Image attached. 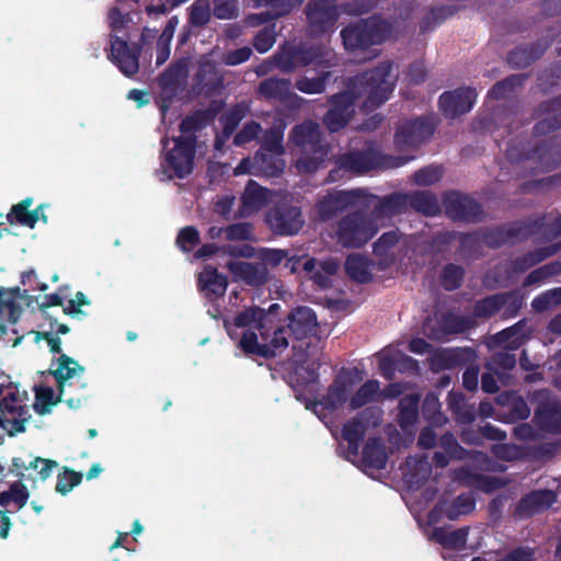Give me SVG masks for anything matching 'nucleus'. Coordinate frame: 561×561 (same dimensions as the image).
Here are the masks:
<instances>
[{
    "mask_svg": "<svg viewBox=\"0 0 561 561\" xmlns=\"http://www.w3.org/2000/svg\"><path fill=\"white\" fill-rule=\"evenodd\" d=\"M392 65L382 62L376 69L354 78L347 90L330 99L331 108L323 118L327 128L334 133L342 129L355 112V102L369 112L385 103L393 91L397 76L391 73Z\"/></svg>",
    "mask_w": 561,
    "mask_h": 561,
    "instance_id": "1",
    "label": "nucleus"
},
{
    "mask_svg": "<svg viewBox=\"0 0 561 561\" xmlns=\"http://www.w3.org/2000/svg\"><path fill=\"white\" fill-rule=\"evenodd\" d=\"M225 328L238 347L248 354L275 356L288 346L287 331L275 329L271 314L257 307L245 309L232 323L225 320Z\"/></svg>",
    "mask_w": 561,
    "mask_h": 561,
    "instance_id": "2",
    "label": "nucleus"
},
{
    "mask_svg": "<svg viewBox=\"0 0 561 561\" xmlns=\"http://www.w3.org/2000/svg\"><path fill=\"white\" fill-rule=\"evenodd\" d=\"M294 379L296 382L294 386L296 399L305 402L306 409L312 410L320 420L324 421L329 414L346 402L362 377L356 369L342 370L328 389L327 394L321 400L316 401L309 398L317 391L318 375L314 368L297 367Z\"/></svg>",
    "mask_w": 561,
    "mask_h": 561,
    "instance_id": "3",
    "label": "nucleus"
},
{
    "mask_svg": "<svg viewBox=\"0 0 561 561\" xmlns=\"http://www.w3.org/2000/svg\"><path fill=\"white\" fill-rule=\"evenodd\" d=\"M368 198L370 205L375 207L373 218L367 219L362 214L355 213L345 217L339 224L337 239L344 247L356 248L366 243L378 231L379 226L376 220L391 216L400 205V196L397 195L383 201H377L374 196H368Z\"/></svg>",
    "mask_w": 561,
    "mask_h": 561,
    "instance_id": "4",
    "label": "nucleus"
},
{
    "mask_svg": "<svg viewBox=\"0 0 561 561\" xmlns=\"http://www.w3.org/2000/svg\"><path fill=\"white\" fill-rule=\"evenodd\" d=\"M83 371L84 368L76 360L65 354H60L54 369V376L59 386V393L56 394L54 389L48 386L37 387L33 404L35 412L41 415L47 414L61 400H65L70 408H78L81 404V399L66 398V386L70 379L80 376Z\"/></svg>",
    "mask_w": 561,
    "mask_h": 561,
    "instance_id": "5",
    "label": "nucleus"
},
{
    "mask_svg": "<svg viewBox=\"0 0 561 561\" xmlns=\"http://www.w3.org/2000/svg\"><path fill=\"white\" fill-rule=\"evenodd\" d=\"M333 54L325 47H312L307 44L287 43L274 56L275 66L290 72L300 67L313 65L314 69L333 66Z\"/></svg>",
    "mask_w": 561,
    "mask_h": 561,
    "instance_id": "6",
    "label": "nucleus"
},
{
    "mask_svg": "<svg viewBox=\"0 0 561 561\" xmlns=\"http://www.w3.org/2000/svg\"><path fill=\"white\" fill-rule=\"evenodd\" d=\"M407 157H385L375 149H368L365 152H350L341 156L336 160L337 168L330 173L332 181H336L340 172L350 174H360L373 169L399 168L410 161Z\"/></svg>",
    "mask_w": 561,
    "mask_h": 561,
    "instance_id": "7",
    "label": "nucleus"
},
{
    "mask_svg": "<svg viewBox=\"0 0 561 561\" xmlns=\"http://www.w3.org/2000/svg\"><path fill=\"white\" fill-rule=\"evenodd\" d=\"M25 391L11 383L0 387V426L10 435L25 431L31 414Z\"/></svg>",
    "mask_w": 561,
    "mask_h": 561,
    "instance_id": "8",
    "label": "nucleus"
},
{
    "mask_svg": "<svg viewBox=\"0 0 561 561\" xmlns=\"http://www.w3.org/2000/svg\"><path fill=\"white\" fill-rule=\"evenodd\" d=\"M320 135V127L313 122H306L293 129L290 134L291 141L300 147L305 153H313V157L306 156L297 160L296 168L300 173H312L324 162L328 150L321 144Z\"/></svg>",
    "mask_w": 561,
    "mask_h": 561,
    "instance_id": "9",
    "label": "nucleus"
},
{
    "mask_svg": "<svg viewBox=\"0 0 561 561\" xmlns=\"http://www.w3.org/2000/svg\"><path fill=\"white\" fill-rule=\"evenodd\" d=\"M390 25L379 18H371L341 32L345 49L351 53H366L367 49L380 44L390 36Z\"/></svg>",
    "mask_w": 561,
    "mask_h": 561,
    "instance_id": "10",
    "label": "nucleus"
},
{
    "mask_svg": "<svg viewBox=\"0 0 561 561\" xmlns=\"http://www.w3.org/2000/svg\"><path fill=\"white\" fill-rule=\"evenodd\" d=\"M173 147L170 148V140H163V174L172 178L171 171L178 178H185L193 170L195 144L191 135H183L172 139Z\"/></svg>",
    "mask_w": 561,
    "mask_h": 561,
    "instance_id": "11",
    "label": "nucleus"
},
{
    "mask_svg": "<svg viewBox=\"0 0 561 561\" xmlns=\"http://www.w3.org/2000/svg\"><path fill=\"white\" fill-rule=\"evenodd\" d=\"M283 137L284 127H273L264 135L262 148L254 157L256 170L267 176H274L285 168Z\"/></svg>",
    "mask_w": 561,
    "mask_h": 561,
    "instance_id": "12",
    "label": "nucleus"
},
{
    "mask_svg": "<svg viewBox=\"0 0 561 561\" xmlns=\"http://www.w3.org/2000/svg\"><path fill=\"white\" fill-rule=\"evenodd\" d=\"M353 206H370L368 194L364 190L335 191L329 193L317 204L321 220H327L340 211Z\"/></svg>",
    "mask_w": 561,
    "mask_h": 561,
    "instance_id": "13",
    "label": "nucleus"
},
{
    "mask_svg": "<svg viewBox=\"0 0 561 561\" xmlns=\"http://www.w3.org/2000/svg\"><path fill=\"white\" fill-rule=\"evenodd\" d=\"M529 400L537 403L535 413L537 424L548 432H561V404H559L548 390L535 391L530 394Z\"/></svg>",
    "mask_w": 561,
    "mask_h": 561,
    "instance_id": "14",
    "label": "nucleus"
},
{
    "mask_svg": "<svg viewBox=\"0 0 561 561\" xmlns=\"http://www.w3.org/2000/svg\"><path fill=\"white\" fill-rule=\"evenodd\" d=\"M266 222L276 233L291 236L299 232L305 220L300 208L287 205L286 199H284L277 207L267 213Z\"/></svg>",
    "mask_w": 561,
    "mask_h": 561,
    "instance_id": "15",
    "label": "nucleus"
},
{
    "mask_svg": "<svg viewBox=\"0 0 561 561\" xmlns=\"http://www.w3.org/2000/svg\"><path fill=\"white\" fill-rule=\"evenodd\" d=\"M306 13L311 34L331 31L339 16L336 0H313L307 5Z\"/></svg>",
    "mask_w": 561,
    "mask_h": 561,
    "instance_id": "16",
    "label": "nucleus"
},
{
    "mask_svg": "<svg viewBox=\"0 0 561 561\" xmlns=\"http://www.w3.org/2000/svg\"><path fill=\"white\" fill-rule=\"evenodd\" d=\"M376 357L379 362V370L381 375L388 379H392L394 373L398 371H417V362L405 355L393 346H387L381 350Z\"/></svg>",
    "mask_w": 561,
    "mask_h": 561,
    "instance_id": "17",
    "label": "nucleus"
},
{
    "mask_svg": "<svg viewBox=\"0 0 561 561\" xmlns=\"http://www.w3.org/2000/svg\"><path fill=\"white\" fill-rule=\"evenodd\" d=\"M368 416L374 417L371 425H378L380 420L379 413L368 410L364 411L358 417L344 425L343 438L348 444L345 458L352 462H355V458L358 456L359 442L364 436L366 426L369 424Z\"/></svg>",
    "mask_w": 561,
    "mask_h": 561,
    "instance_id": "18",
    "label": "nucleus"
},
{
    "mask_svg": "<svg viewBox=\"0 0 561 561\" xmlns=\"http://www.w3.org/2000/svg\"><path fill=\"white\" fill-rule=\"evenodd\" d=\"M433 134V125L426 119L407 122L398 127L394 136L396 145L401 148H412L422 144Z\"/></svg>",
    "mask_w": 561,
    "mask_h": 561,
    "instance_id": "19",
    "label": "nucleus"
},
{
    "mask_svg": "<svg viewBox=\"0 0 561 561\" xmlns=\"http://www.w3.org/2000/svg\"><path fill=\"white\" fill-rule=\"evenodd\" d=\"M476 99L477 93L473 89H459L444 93L439 99V106L447 116L455 117L469 112Z\"/></svg>",
    "mask_w": 561,
    "mask_h": 561,
    "instance_id": "20",
    "label": "nucleus"
},
{
    "mask_svg": "<svg viewBox=\"0 0 561 561\" xmlns=\"http://www.w3.org/2000/svg\"><path fill=\"white\" fill-rule=\"evenodd\" d=\"M474 510V500L470 493L461 494L453 500L445 499L430 513L431 523H436L438 516L444 515L448 519H456L461 515L469 514Z\"/></svg>",
    "mask_w": 561,
    "mask_h": 561,
    "instance_id": "21",
    "label": "nucleus"
},
{
    "mask_svg": "<svg viewBox=\"0 0 561 561\" xmlns=\"http://www.w3.org/2000/svg\"><path fill=\"white\" fill-rule=\"evenodd\" d=\"M256 7H270L271 10L249 15L244 23L248 26H256L287 14L294 8L299 7L302 0H253Z\"/></svg>",
    "mask_w": 561,
    "mask_h": 561,
    "instance_id": "22",
    "label": "nucleus"
},
{
    "mask_svg": "<svg viewBox=\"0 0 561 561\" xmlns=\"http://www.w3.org/2000/svg\"><path fill=\"white\" fill-rule=\"evenodd\" d=\"M110 57L127 77L135 75L139 69L138 50L135 47H129L117 36L112 38Z\"/></svg>",
    "mask_w": 561,
    "mask_h": 561,
    "instance_id": "23",
    "label": "nucleus"
},
{
    "mask_svg": "<svg viewBox=\"0 0 561 561\" xmlns=\"http://www.w3.org/2000/svg\"><path fill=\"white\" fill-rule=\"evenodd\" d=\"M445 207L448 215L455 219L476 220L481 214L478 203L456 192L446 195Z\"/></svg>",
    "mask_w": 561,
    "mask_h": 561,
    "instance_id": "24",
    "label": "nucleus"
},
{
    "mask_svg": "<svg viewBox=\"0 0 561 561\" xmlns=\"http://www.w3.org/2000/svg\"><path fill=\"white\" fill-rule=\"evenodd\" d=\"M469 328V321L455 314H448L442 320L428 319L424 324V332L434 340H444L448 334L458 333Z\"/></svg>",
    "mask_w": 561,
    "mask_h": 561,
    "instance_id": "25",
    "label": "nucleus"
},
{
    "mask_svg": "<svg viewBox=\"0 0 561 561\" xmlns=\"http://www.w3.org/2000/svg\"><path fill=\"white\" fill-rule=\"evenodd\" d=\"M274 194L263 188L255 182H249L242 195V216H251L272 202Z\"/></svg>",
    "mask_w": 561,
    "mask_h": 561,
    "instance_id": "26",
    "label": "nucleus"
},
{
    "mask_svg": "<svg viewBox=\"0 0 561 561\" xmlns=\"http://www.w3.org/2000/svg\"><path fill=\"white\" fill-rule=\"evenodd\" d=\"M201 291L208 299L222 296L227 288V279L215 267L206 266L198 276Z\"/></svg>",
    "mask_w": 561,
    "mask_h": 561,
    "instance_id": "27",
    "label": "nucleus"
},
{
    "mask_svg": "<svg viewBox=\"0 0 561 561\" xmlns=\"http://www.w3.org/2000/svg\"><path fill=\"white\" fill-rule=\"evenodd\" d=\"M386 463L387 454L383 445L378 439L368 440L360 458L362 470L373 474L374 471L383 469Z\"/></svg>",
    "mask_w": 561,
    "mask_h": 561,
    "instance_id": "28",
    "label": "nucleus"
},
{
    "mask_svg": "<svg viewBox=\"0 0 561 561\" xmlns=\"http://www.w3.org/2000/svg\"><path fill=\"white\" fill-rule=\"evenodd\" d=\"M228 268L236 279L243 280L249 285H260L266 279V268L264 264L232 261L228 264Z\"/></svg>",
    "mask_w": 561,
    "mask_h": 561,
    "instance_id": "29",
    "label": "nucleus"
},
{
    "mask_svg": "<svg viewBox=\"0 0 561 561\" xmlns=\"http://www.w3.org/2000/svg\"><path fill=\"white\" fill-rule=\"evenodd\" d=\"M556 500V493L550 490L535 491L519 502L517 512L520 516L531 515L548 508Z\"/></svg>",
    "mask_w": 561,
    "mask_h": 561,
    "instance_id": "30",
    "label": "nucleus"
},
{
    "mask_svg": "<svg viewBox=\"0 0 561 561\" xmlns=\"http://www.w3.org/2000/svg\"><path fill=\"white\" fill-rule=\"evenodd\" d=\"M317 325L314 312L308 307H300L289 316V330L298 339H302L312 333Z\"/></svg>",
    "mask_w": 561,
    "mask_h": 561,
    "instance_id": "31",
    "label": "nucleus"
},
{
    "mask_svg": "<svg viewBox=\"0 0 561 561\" xmlns=\"http://www.w3.org/2000/svg\"><path fill=\"white\" fill-rule=\"evenodd\" d=\"M32 204V198H25L18 205L13 206L11 213L8 215V220L11 224L16 222L30 228H33L39 219L46 221L47 218L42 206L37 207L33 211H28Z\"/></svg>",
    "mask_w": 561,
    "mask_h": 561,
    "instance_id": "32",
    "label": "nucleus"
},
{
    "mask_svg": "<svg viewBox=\"0 0 561 561\" xmlns=\"http://www.w3.org/2000/svg\"><path fill=\"white\" fill-rule=\"evenodd\" d=\"M539 122L535 126L536 134H545L561 127V98L542 104L539 110Z\"/></svg>",
    "mask_w": 561,
    "mask_h": 561,
    "instance_id": "33",
    "label": "nucleus"
},
{
    "mask_svg": "<svg viewBox=\"0 0 561 561\" xmlns=\"http://www.w3.org/2000/svg\"><path fill=\"white\" fill-rule=\"evenodd\" d=\"M30 493L25 485L15 482L10 485L9 490L0 493V506L7 513L20 511L28 501Z\"/></svg>",
    "mask_w": 561,
    "mask_h": 561,
    "instance_id": "34",
    "label": "nucleus"
},
{
    "mask_svg": "<svg viewBox=\"0 0 561 561\" xmlns=\"http://www.w3.org/2000/svg\"><path fill=\"white\" fill-rule=\"evenodd\" d=\"M188 69L185 60L178 61L172 65L160 78V85L165 94H172L184 82L187 77Z\"/></svg>",
    "mask_w": 561,
    "mask_h": 561,
    "instance_id": "35",
    "label": "nucleus"
},
{
    "mask_svg": "<svg viewBox=\"0 0 561 561\" xmlns=\"http://www.w3.org/2000/svg\"><path fill=\"white\" fill-rule=\"evenodd\" d=\"M259 92L266 99L280 101H285L290 96L298 98L291 92V82L288 79L270 78L264 80L259 87Z\"/></svg>",
    "mask_w": 561,
    "mask_h": 561,
    "instance_id": "36",
    "label": "nucleus"
},
{
    "mask_svg": "<svg viewBox=\"0 0 561 561\" xmlns=\"http://www.w3.org/2000/svg\"><path fill=\"white\" fill-rule=\"evenodd\" d=\"M419 394H409L401 399L400 401V412H399V424L401 428L407 433H412V427L417 419L419 411Z\"/></svg>",
    "mask_w": 561,
    "mask_h": 561,
    "instance_id": "37",
    "label": "nucleus"
},
{
    "mask_svg": "<svg viewBox=\"0 0 561 561\" xmlns=\"http://www.w3.org/2000/svg\"><path fill=\"white\" fill-rule=\"evenodd\" d=\"M13 467L20 473L22 470H38L37 476L42 480L48 478L51 473V470L57 467V462L54 460L44 459L41 457L23 459L21 457L13 458Z\"/></svg>",
    "mask_w": 561,
    "mask_h": 561,
    "instance_id": "38",
    "label": "nucleus"
},
{
    "mask_svg": "<svg viewBox=\"0 0 561 561\" xmlns=\"http://www.w3.org/2000/svg\"><path fill=\"white\" fill-rule=\"evenodd\" d=\"M468 530L465 528L448 531L444 528H435L431 535V539L439 542L440 545L453 548L461 549L466 546Z\"/></svg>",
    "mask_w": 561,
    "mask_h": 561,
    "instance_id": "39",
    "label": "nucleus"
},
{
    "mask_svg": "<svg viewBox=\"0 0 561 561\" xmlns=\"http://www.w3.org/2000/svg\"><path fill=\"white\" fill-rule=\"evenodd\" d=\"M198 83L208 91H215L222 83V78L217 70L215 62L207 58H203L199 62V70L197 73Z\"/></svg>",
    "mask_w": 561,
    "mask_h": 561,
    "instance_id": "40",
    "label": "nucleus"
},
{
    "mask_svg": "<svg viewBox=\"0 0 561 561\" xmlns=\"http://www.w3.org/2000/svg\"><path fill=\"white\" fill-rule=\"evenodd\" d=\"M525 324L522 322L505 329L496 334V343L508 350L518 348L525 341Z\"/></svg>",
    "mask_w": 561,
    "mask_h": 561,
    "instance_id": "41",
    "label": "nucleus"
},
{
    "mask_svg": "<svg viewBox=\"0 0 561 561\" xmlns=\"http://www.w3.org/2000/svg\"><path fill=\"white\" fill-rule=\"evenodd\" d=\"M345 268L350 277L359 283H365L370 279V263L365 256L350 255L346 260Z\"/></svg>",
    "mask_w": 561,
    "mask_h": 561,
    "instance_id": "42",
    "label": "nucleus"
},
{
    "mask_svg": "<svg viewBox=\"0 0 561 561\" xmlns=\"http://www.w3.org/2000/svg\"><path fill=\"white\" fill-rule=\"evenodd\" d=\"M379 397V381L368 380L350 398L352 409L360 408Z\"/></svg>",
    "mask_w": 561,
    "mask_h": 561,
    "instance_id": "43",
    "label": "nucleus"
},
{
    "mask_svg": "<svg viewBox=\"0 0 561 561\" xmlns=\"http://www.w3.org/2000/svg\"><path fill=\"white\" fill-rule=\"evenodd\" d=\"M512 295L503 294L488 297L476 305L474 313L478 317H491L500 311Z\"/></svg>",
    "mask_w": 561,
    "mask_h": 561,
    "instance_id": "44",
    "label": "nucleus"
},
{
    "mask_svg": "<svg viewBox=\"0 0 561 561\" xmlns=\"http://www.w3.org/2000/svg\"><path fill=\"white\" fill-rule=\"evenodd\" d=\"M411 205L417 211L426 216H434L439 211L437 198L424 192L413 194L411 197Z\"/></svg>",
    "mask_w": 561,
    "mask_h": 561,
    "instance_id": "45",
    "label": "nucleus"
},
{
    "mask_svg": "<svg viewBox=\"0 0 561 561\" xmlns=\"http://www.w3.org/2000/svg\"><path fill=\"white\" fill-rule=\"evenodd\" d=\"M48 301L50 306H64L65 312L71 316L82 314L80 307L88 306L90 304V301L81 291H78L76 297L73 299H69L65 305L58 294L50 295L48 297Z\"/></svg>",
    "mask_w": 561,
    "mask_h": 561,
    "instance_id": "46",
    "label": "nucleus"
},
{
    "mask_svg": "<svg viewBox=\"0 0 561 561\" xmlns=\"http://www.w3.org/2000/svg\"><path fill=\"white\" fill-rule=\"evenodd\" d=\"M323 68H319L320 76L313 79L308 77H301L296 81V88L307 94L322 93L325 89V81L329 77V72H323Z\"/></svg>",
    "mask_w": 561,
    "mask_h": 561,
    "instance_id": "47",
    "label": "nucleus"
},
{
    "mask_svg": "<svg viewBox=\"0 0 561 561\" xmlns=\"http://www.w3.org/2000/svg\"><path fill=\"white\" fill-rule=\"evenodd\" d=\"M247 107L243 105H237L220 117V124L224 128V139L230 137L234 131L240 121L245 116Z\"/></svg>",
    "mask_w": 561,
    "mask_h": 561,
    "instance_id": "48",
    "label": "nucleus"
},
{
    "mask_svg": "<svg viewBox=\"0 0 561 561\" xmlns=\"http://www.w3.org/2000/svg\"><path fill=\"white\" fill-rule=\"evenodd\" d=\"M561 305V287L553 288L537 296L531 306L536 311H546Z\"/></svg>",
    "mask_w": 561,
    "mask_h": 561,
    "instance_id": "49",
    "label": "nucleus"
},
{
    "mask_svg": "<svg viewBox=\"0 0 561 561\" xmlns=\"http://www.w3.org/2000/svg\"><path fill=\"white\" fill-rule=\"evenodd\" d=\"M443 176V170L438 165H428L413 175L414 183L420 186H428L438 182Z\"/></svg>",
    "mask_w": 561,
    "mask_h": 561,
    "instance_id": "50",
    "label": "nucleus"
},
{
    "mask_svg": "<svg viewBox=\"0 0 561 561\" xmlns=\"http://www.w3.org/2000/svg\"><path fill=\"white\" fill-rule=\"evenodd\" d=\"M191 23L202 26L210 20V3L208 0H195L191 7Z\"/></svg>",
    "mask_w": 561,
    "mask_h": 561,
    "instance_id": "51",
    "label": "nucleus"
},
{
    "mask_svg": "<svg viewBox=\"0 0 561 561\" xmlns=\"http://www.w3.org/2000/svg\"><path fill=\"white\" fill-rule=\"evenodd\" d=\"M213 13L217 19L231 20L238 16V0H213Z\"/></svg>",
    "mask_w": 561,
    "mask_h": 561,
    "instance_id": "52",
    "label": "nucleus"
},
{
    "mask_svg": "<svg viewBox=\"0 0 561 561\" xmlns=\"http://www.w3.org/2000/svg\"><path fill=\"white\" fill-rule=\"evenodd\" d=\"M275 25L264 27L254 37L253 45L255 49L261 54L266 53L273 47L275 43Z\"/></svg>",
    "mask_w": 561,
    "mask_h": 561,
    "instance_id": "53",
    "label": "nucleus"
},
{
    "mask_svg": "<svg viewBox=\"0 0 561 561\" xmlns=\"http://www.w3.org/2000/svg\"><path fill=\"white\" fill-rule=\"evenodd\" d=\"M81 474L72 470H65L58 476L56 491L62 495L68 494L76 485L81 482Z\"/></svg>",
    "mask_w": 561,
    "mask_h": 561,
    "instance_id": "54",
    "label": "nucleus"
},
{
    "mask_svg": "<svg viewBox=\"0 0 561 561\" xmlns=\"http://www.w3.org/2000/svg\"><path fill=\"white\" fill-rule=\"evenodd\" d=\"M561 273V264L558 262L547 264L533 271L525 279V285L537 284L540 280Z\"/></svg>",
    "mask_w": 561,
    "mask_h": 561,
    "instance_id": "55",
    "label": "nucleus"
},
{
    "mask_svg": "<svg viewBox=\"0 0 561 561\" xmlns=\"http://www.w3.org/2000/svg\"><path fill=\"white\" fill-rule=\"evenodd\" d=\"M449 404L450 408L459 415V419L462 422H471L473 420V408L463 403V398L460 393H450Z\"/></svg>",
    "mask_w": 561,
    "mask_h": 561,
    "instance_id": "56",
    "label": "nucleus"
},
{
    "mask_svg": "<svg viewBox=\"0 0 561 561\" xmlns=\"http://www.w3.org/2000/svg\"><path fill=\"white\" fill-rule=\"evenodd\" d=\"M199 242V233L194 227L183 228L176 238V243L182 251H191Z\"/></svg>",
    "mask_w": 561,
    "mask_h": 561,
    "instance_id": "57",
    "label": "nucleus"
},
{
    "mask_svg": "<svg viewBox=\"0 0 561 561\" xmlns=\"http://www.w3.org/2000/svg\"><path fill=\"white\" fill-rule=\"evenodd\" d=\"M524 81V77L522 76H512L499 83H496L489 94L495 99H501L506 96L508 92H511L514 87L522 85Z\"/></svg>",
    "mask_w": 561,
    "mask_h": 561,
    "instance_id": "58",
    "label": "nucleus"
},
{
    "mask_svg": "<svg viewBox=\"0 0 561 561\" xmlns=\"http://www.w3.org/2000/svg\"><path fill=\"white\" fill-rule=\"evenodd\" d=\"M462 270L455 265H447L442 275L443 286L447 290H453L460 285L462 278Z\"/></svg>",
    "mask_w": 561,
    "mask_h": 561,
    "instance_id": "59",
    "label": "nucleus"
},
{
    "mask_svg": "<svg viewBox=\"0 0 561 561\" xmlns=\"http://www.w3.org/2000/svg\"><path fill=\"white\" fill-rule=\"evenodd\" d=\"M553 252L554 251H548V250L543 251V250H540V251L535 252V253H528L523 259L517 260L514 263V271L515 272H523V271L531 267L536 263L545 260L547 256L551 255Z\"/></svg>",
    "mask_w": 561,
    "mask_h": 561,
    "instance_id": "60",
    "label": "nucleus"
},
{
    "mask_svg": "<svg viewBox=\"0 0 561 561\" xmlns=\"http://www.w3.org/2000/svg\"><path fill=\"white\" fill-rule=\"evenodd\" d=\"M440 446L445 449L449 458L462 459L466 457L467 451L458 445L451 434H445L442 436Z\"/></svg>",
    "mask_w": 561,
    "mask_h": 561,
    "instance_id": "61",
    "label": "nucleus"
},
{
    "mask_svg": "<svg viewBox=\"0 0 561 561\" xmlns=\"http://www.w3.org/2000/svg\"><path fill=\"white\" fill-rule=\"evenodd\" d=\"M399 236L397 232L383 233L374 244V252L377 255H387L388 252L398 243Z\"/></svg>",
    "mask_w": 561,
    "mask_h": 561,
    "instance_id": "62",
    "label": "nucleus"
},
{
    "mask_svg": "<svg viewBox=\"0 0 561 561\" xmlns=\"http://www.w3.org/2000/svg\"><path fill=\"white\" fill-rule=\"evenodd\" d=\"M228 240H250L252 238V228L249 224H234L225 229Z\"/></svg>",
    "mask_w": 561,
    "mask_h": 561,
    "instance_id": "63",
    "label": "nucleus"
},
{
    "mask_svg": "<svg viewBox=\"0 0 561 561\" xmlns=\"http://www.w3.org/2000/svg\"><path fill=\"white\" fill-rule=\"evenodd\" d=\"M316 266L317 261L309 257H291L286 262V267H288L291 273H297L300 267H302L306 273H311Z\"/></svg>",
    "mask_w": 561,
    "mask_h": 561,
    "instance_id": "64",
    "label": "nucleus"
}]
</instances>
